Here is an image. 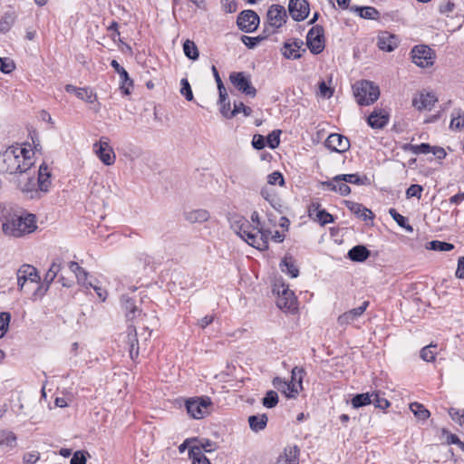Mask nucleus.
<instances>
[{
    "label": "nucleus",
    "mask_w": 464,
    "mask_h": 464,
    "mask_svg": "<svg viewBox=\"0 0 464 464\" xmlns=\"http://www.w3.org/2000/svg\"><path fill=\"white\" fill-rule=\"evenodd\" d=\"M31 149L10 146L0 152V172L19 175L30 171L34 164Z\"/></svg>",
    "instance_id": "1"
},
{
    "label": "nucleus",
    "mask_w": 464,
    "mask_h": 464,
    "mask_svg": "<svg viewBox=\"0 0 464 464\" xmlns=\"http://www.w3.org/2000/svg\"><path fill=\"white\" fill-rule=\"evenodd\" d=\"M122 306L126 313V317L128 321H135L137 319L136 324L129 325L128 330V344H129V353L130 356L132 360L139 355V342L137 339V327H141L142 330L146 333L145 340L150 336V332H149V327L144 324L145 318L147 315L142 314L140 309L135 305L133 300H131L127 295H122L121 298Z\"/></svg>",
    "instance_id": "2"
},
{
    "label": "nucleus",
    "mask_w": 464,
    "mask_h": 464,
    "mask_svg": "<svg viewBox=\"0 0 464 464\" xmlns=\"http://www.w3.org/2000/svg\"><path fill=\"white\" fill-rule=\"evenodd\" d=\"M35 216L34 214L16 215L5 218L2 228L5 235L20 237L30 234L36 229Z\"/></svg>",
    "instance_id": "3"
},
{
    "label": "nucleus",
    "mask_w": 464,
    "mask_h": 464,
    "mask_svg": "<svg viewBox=\"0 0 464 464\" xmlns=\"http://www.w3.org/2000/svg\"><path fill=\"white\" fill-rule=\"evenodd\" d=\"M356 102L361 106H369L380 97V88L373 82L362 80L353 86Z\"/></svg>",
    "instance_id": "4"
},
{
    "label": "nucleus",
    "mask_w": 464,
    "mask_h": 464,
    "mask_svg": "<svg viewBox=\"0 0 464 464\" xmlns=\"http://www.w3.org/2000/svg\"><path fill=\"white\" fill-rule=\"evenodd\" d=\"M14 183L16 188L21 190V192L28 198H40L42 193L39 189L36 179L34 176L30 175L29 171H26L24 174H19Z\"/></svg>",
    "instance_id": "5"
},
{
    "label": "nucleus",
    "mask_w": 464,
    "mask_h": 464,
    "mask_svg": "<svg viewBox=\"0 0 464 464\" xmlns=\"http://www.w3.org/2000/svg\"><path fill=\"white\" fill-rule=\"evenodd\" d=\"M273 291L277 294L276 305L278 308L285 311L296 309V298L294 292L287 285L284 284L278 286L276 285Z\"/></svg>",
    "instance_id": "6"
},
{
    "label": "nucleus",
    "mask_w": 464,
    "mask_h": 464,
    "mask_svg": "<svg viewBox=\"0 0 464 464\" xmlns=\"http://www.w3.org/2000/svg\"><path fill=\"white\" fill-rule=\"evenodd\" d=\"M93 151L99 160L106 166L114 164L116 155L113 149L109 144L107 137H101V139L93 144Z\"/></svg>",
    "instance_id": "7"
},
{
    "label": "nucleus",
    "mask_w": 464,
    "mask_h": 464,
    "mask_svg": "<svg viewBox=\"0 0 464 464\" xmlns=\"http://www.w3.org/2000/svg\"><path fill=\"white\" fill-rule=\"evenodd\" d=\"M229 81L234 87L242 93L255 97L256 89L253 86L250 77L244 72H233L229 75Z\"/></svg>",
    "instance_id": "8"
},
{
    "label": "nucleus",
    "mask_w": 464,
    "mask_h": 464,
    "mask_svg": "<svg viewBox=\"0 0 464 464\" xmlns=\"http://www.w3.org/2000/svg\"><path fill=\"white\" fill-rule=\"evenodd\" d=\"M306 44L314 54L321 53L324 49V28L321 25L313 26L307 33Z\"/></svg>",
    "instance_id": "9"
},
{
    "label": "nucleus",
    "mask_w": 464,
    "mask_h": 464,
    "mask_svg": "<svg viewBox=\"0 0 464 464\" xmlns=\"http://www.w3.org/2000/svg\"><path fill=\"white\" fill-rule=\"evenodd\" d=\"M435 54L427 45H417L411 50V60L419 67L427 68L434 63Z\"/></svg>",
    "instance_id": "10"
},
{
    "label": "nucleus",
    "mask_w": 464,
    "mask_h": 464,
    "mask_svg": "<svg viewBox=\"0 0 464 464\" xmlns=\"http://www.w3.org/2000/svg\"><path fill=\"white\" fill-rule=\"evenodd\" d=\"M237 24L241 31L252 33L259 24V16L253 10L242 11L237 16Z\"/></svg>",
    "instance_id": "11"
},
{
    "label": "nucleus",
    "mask_w": 464,
    "mask_h": 464,
    "mask_svg": "<svg viewBox=\"0 0 464 464\" xmlns=\"http://www.w3.org/2000/svg\"><path fill=\"white\" fill-rule=\"evenodd\" d=\"M210 404L209 398L189 399L186 401V409L192 418L201 419L207 413L208 407Z\"/></svg>",
    "instance_id": "12"
},
{
    "label": "nucleus",
    "mask_w": 464,
    "mask_h": 464,
    "mask_svg": "<svg viewBox=\"0 0 464 464\" xmlns=\"http://www.w3.org/2000/svg\"><path fill=\"white\" fill-rule=\"evenodd\" d=\"M303 44L304 43L300 39L288 40L284 43L281 53L285 59H299L306 52V49L302 48Z\"/></svg>",
    "instance_id": "13"
},
{
    "label": "nucleus",
    "mask_w": 464,
    "mask_h": 464,
    "mask_svg": "<svg viewBox=\"0 0 464 464\" xmlns=\"http://www.w3.org/2000/svg\"><path fill=\"white\" fill-rule=\"evenodd\" d=\"M27 281L38 283L40 276L34 266L24 264L17 271V284L20 289L24 287Z\"/></svg>",
    "instance_id": "14"
},
{
    "label": "nucleus",
    "mask_w": 464,
    "mask_h": 464,
    "mask_svg": "<svg viewBox=\"0 0 464 464\" xmlns=\"http://www.w3.org/2000/svg\"><path fill=\"white\" fill-rule=\"evenodd\" d=\"M286 17V11L282 5H273L267 11L268 24L274 28L281 27L285 23Z\"/></svg>",
    "instance_id": "15"
},
{
    "label": "nucleus",
    "mask_w": 464,
    "mask_h": 464,
    "mask_svg": "<svg viewBox=\"0 0 464 464\" xmlns=\"http://www.w3.org/2000/svg\"><path fill=\"white\" fill-rule=\"evenodd\" d=\"M288 11L295 21H303L307 17L310 9L306 0H290Z\"/></svg>",
    "instance_id": "16"
},
{
    "label": "nucleus",
    "mask_w": 464,
    "mask_h": 464,
    "mask_svg": "<svg viewBox=\"0 0 464 464\" xmlns=\"http://www.w3.org/2000/svg\"><path fill=\"white\" fill-rule=\"evenodd\" d=\"M325 146L333 151L343 153L349 150L350 141L342 134L332 133L326 139Z\"/></svg>",
    "instance_id": "17"
},
{
    "label": "nucleus",
    "mask_w": 464,
    "mask_h": 464,
    "mask_svg": "<svg viewBox=\"0 0 464 464\" xmlns=\"http://www.w3.org/2000/svg\"><path fill=\"white\" fill-rule=\"evenodd\" d=\"M438 99L432 92H421L412 99V106L418 111L431 110Z\"/></svg>",
    "instance_id": "18"
},
{
    "label": "nucleus",
    "mask_w": 464,
    "mask_h": 464,
    "mask_svg": "<svg viewBox=\"0 0 464 464\" xmlns=\"http://www.w3.org/2000/svg\"><path fill=\"white\" fill-rule=\"evenodd\" d=\"M321 186L328 189L339 193L341 196H347L351 193L350 187L343 180L340 175L334 176L330 180L322 181Z\"/></svg>",
    "instance_id": "19"
},
{
    "label": "nucleus",
    "mask_w": 464,
    "mask_h": 464,
    "mask_svg": "<svg viewBox=\"0 0 464 464\" xmlns=\"http://www.w3.org/2000/svg\"><path fill=\"white\" fill-rule=\"evenodd\" d=\"M399 44V39L395 34L389 32H381L378 35L377 45L378 47L385 52H392L397 48Z\"/></svg>",
    "instance_id": "20"
},
{
    "label": "nucleus",
    "mask_w": 464,
    "mask_h": 464,
    "mask_svg": "<svg viewBox=\"0 0 464 464\" xmlns=\"http://www.w3.org/2000/svg\"><path fill=\"white\" fill-rule=\"evenodd\" d=\"M111 67L115 70V72L119 74L121 79V90L123 94H130V87L133 85V81L130 78L128 72L120 65V63L116 60H112L111 62Z\"/></svg>",
    "instance_id": "21"
},
{
    "label": "nucleus",
    "mask_w": 464,
    "mask_h": 464,
    "mask_svg": "<svg viewBox=\"0 0 464 464\" xmlns=\"http://www.w3.org/2000/svg\"><path fill=\"white\" fill-rule=\"evenodd\" d=\"M369 305L368 301H364L359 307L349 310L348 312L341 314L337 321L340 325H347L360 317L367 309Z\"/></svg>",
    "instance_id": "22"
},
{
    "label": "nucleus",
    "mask_w": 464,
    "mask_h": 464,
    "mask_svg": "<svg viewBox=\"0 0 464 464\" xmlns=\"http://www.w3.org/2000/svg\"><path fill=\"white\" fill-rule=\"evenodd\" d=\"M344 205L353 214L364 221L373 218L372 212L360 203L345 200Z\"/></svg>",
    "instance_id": "23"
},
{
    "label": "nucleus",
    "mask_w": 464,
    "mask_h": 464,
    "mask_svg": "<svg viewBox=\"0 0 464 464\" xmlns=\"http://www.w3.org/2000/svg\"><path fill=\"white\" fill-rule=\"evenodd\" d=\"M389 121V115L383 111L374 110L367 118L368 124L372 129H382Z\"/></svg>",
    "instance_id": "24"
},
{
    "label": "nucleus",
    "mask_w": 464,
    "mask_h": 464,
    "mask_svg": "<svg viewBox=\"0 0 464 464\" xmlns=\"http://www.w3.org/2000/svg\"><path fill=\"white\" fill-rule=\"evenodd\" d=\"M35 179L41 193H45L49 190L51 185V173L44 163L39 167L38 177Z\"/></svg>",
    "instance_id": "25"
},
{
    "label": "nucleus",
    "mask_w": 464,
    "mask_h": 464,
    "mask_svg": "<svg viewBox=\"0 0 464 464\" xmlns=\"http://www.w3.org/2000/svg\"><path fill=\"white\" fill-rule=\"evenodd\" d=\"M371 253L367 249L366 246L362 245H358L353 247H352L347 254V256L349 259L354 262H363L365 261L369 256Z\"/></svg>",
    "instance_id": "26"
},
{
    "label": "nucleus",
    "mask_w": 464,
    "mask_h": 464,
    "mask_svg": "<svg viewBox=\"0 0 464 464\" xmlns=\"http://www.w3.org/2000/svg\"><path fill=\"white\" fill-rule=\"evenodd\" d=\"M280 268L283 273H286L291 277L295 278L299 275V269L295 266V259L292 256H285L280 263Z\"/></svg>",
    "instance_id": "27"
},
{
    "label": "nucleus",
    "mask_w": 464,
    "mask_h": 464,
    "mask_svg": "<svg viewBox=\"0 0 464 464\" xmlns=\"http://www.w3.org/2000/svg\"><path fill=\"white\" fill-rule=\"evenodd\" d=\"M352 12L359 14L360 17L364 19L375 20L379 18V12L372 6H352L350 8Z\"/></svg>",
    "instance_id": "28"
},
{
    "label": "nucleus",
    "mask_w": 464,
    "mask_h": 464,
    "mask_svg": "<svg viewBox=\"0 0 464 464\" xmlns=\"http://www.w3.org/2000/svg\"><path fill=\"white\" fill-rule=\"evenodd\" d=\"M267 421L268 418L266 414L251 415L248 417L249 427L255 432L265 430L267 425Z\"/></svg>",
    "instance_id": "29"
},
{
    "label": "nucleus",
    "mask_w": 464,
    "mask_h": 464,
    "mask_svg": "<svg viewBox=\"0 0 464 464\" xmlns=\"http://www.w3.org/2000/svg\"><path fill=\"white\" fill-rule=\"evenodd\" d=\"M300 450L296 445L287 446L284 454L280 456V460L285 459V464H298Z\"/></svg>",
    "instance_id": "30"
},
{
    "label": "nucleus",
    "mask_w": 464,
    "mask_h": 464,
    "mask_svg": "<svg viewBox=\"0 0 464 464\" xmlns=\"http://www.w3.org/2000/svg\"><path fill=\"white\" fill-rule=\"evenodd\" d=\"M63 266V261L61 258H55L50 268L45 274V276L44 278V282L49 286V285L54 280V278L57 276L58 273L61 271Z\"/></svg>",
    "instance_id": "31"
},
{
    "label": "nucleus",
    "mask_w": 464,
    "mask_h": 464,
    "mask_svg": "<svg viewBox=\"0 0 464 464\" xmlns=\"http://www.w3.org/2000/svg\"><path fill=\"white\" fill-rule=\"evenodd\" d=\"M245 241L259 250H266L268 248V242L265 238H259L256 234L250 232L246 234Z\"/></svg>",
    "instance_id": "32"
},
{
    "label": "nucleus",
    "mask_w": 464,
    "mask_h": 464,
    "mask_svg": "<svg viewBox=\"0 0 464 464\" xmlns=\"http://www.w3.org/2000/svg\"><path fill=\"white\" fill-rule=\"evenodd\" d=\"M372 401V392L359 393L353 396L351 400L353 408L358 409L371 404Z\"/></svg>",
    "instance_id": "33"
},
{
    "label": "nucleus",
    "mask_w": 464,
    "mask_h": 464,
    "mask_svg": "<svg viewBox=\"0 0 464 464\" xmlns=\"http://www.w3.org/2000/svg\"><path fill=\"white\" fill-rule=\"evenodd\" d=\"M464 127V111L456 108L451 112L450 129L461 130Z\"/></svg>",
    "instance_id": "34"
},
{
    "label": "nucleus",
    "mask_w": 464,
    "mask_h": 464,
    "mask_svg": "<svg viewBox=\"0 0 464 464\" xmlns=\"http://www.w3.org/2000/svg\"><path fill=\"white\" fill-rule=\"evenodd\" d=\"M209 218L208 211L196 209L186 213V219L191 223L205 222Z\"/></svg>",
    "instance_id": "35"
},
{
    "label": "nucleus",
    "mask_w": 464,
    "mask_h": 464,
    "mask_svg": "<svg viewBox=\"0 0 464 464\" xmlns=\"http://www.w3.org/2000/svg\"><path fill=\"white\" fill-rule=\"evenodd\" d=\"M188 456L193 464H211L208 459L200 451V447H191L188 450Z\"/></svg>",
    "instance_id": "36"
},
{
    "label": "nucleus",
    "mask_w": 464,
    "mask_h": 464,
    "mask_svg": "<svg viewBox=\"0 0 464 464\" xmlns=\"http://www.w3.org/2000/svg\"><path fill=\"white\" fill-rule=\"evenodd\" d=\"M16 445V436L10 430H0V446L14 448Z\"/></svg>",
    "instance_id": "37"
},
{
    "label": "nucleus",
    "mask_w": 464,
    "mask_h": 464,
    "mask_svg": "<svg viewBox=\"0 0 464 464\" xmlns=\"http://www.w3.org/2000/svg\"><path fill=\"white\" fill-rule=\"evenodd\" d=\"M389 214L393 218V220L400 226L401 227L404 228L408 232H412L413 227L407 223V218L397 212L394 208L389 209Z\"/></svg>",
    "instance_id": "38"
},
{
    "label": "nucleus",
    "mask_w": 464,
    "mask_h": 464,
    "mask_svg": "<svg viewBox=\"0 0 464 464\" xmlns=\"http://www.w3.org/2000/svg\"><path fill=\"white\" fill-rule=\"evenodd\" d=\"M183 51L185 55L193 61L197 60L199 56L197 45L193 41L186 40L183 44Z\"/></svg>",
    "instance_id": "39"
},
{
    "label": "nucleus",
    "mask_w": 464,
    "mask_h": 464,
    "mask_svg": "<svg viewBox=\"0 0 464 464\" xmlns=\"http://www.w3.org/2000/svg\"><path fill=\"white\" fill-rule=\"evenodd\" d=\"M410 409L413 414L421 420H427L430 415V411L419 402H411L410 404Z\"/></svg>",
    "instance_id": "40"
},
{
    "label": "nucleus",
    "mask_w": 464,
    "mask_h": 464,
    "mask_svg": "<svg viewBox=\"0 0 464 464\" xmlns=\"http://www.w3.org/2000/svg\"><path fill=\"white\" fill-rule=\"evenodd\" d=\"M212 72H213V75H214V78L216 80V82H217V86H218V94L220 96V100L221 102H225L227 98H228V95H227V90L224 86V83L219 76V73L216 68V66H212Z\"/></svg>",
    "instance_id": "41"
},
{
    "label": "nucleus",
    "mask_w": 464,
    "mask_h": 464,
    "mask_svg": "<svg viewBox=\"0 0 464 464\" xmlns=\"http://www.w3.org/2000/svg\"><path fill=\"white\" fill-rule=\"evenodd\" d=\"M343 180L346 182V184H355V185H364L368 180L366 176L361 177L357 173L354 174H340Z\"/></svg>",
    "instance_id": "42"
},
{
    "label": "nucleus",
    "mask_w": 464,
    "mask_h": 464,
    "mask_svg": "<svg viewBox=\"0 0 464 464\" xmlns=\"http://www.w3.org/2000/svg\"><path fill=\"white\" fill-rule=\"evenodd\" d=\"M263 405L267 409L276 407L278 403V395L275 391L266 392L265 397L262 400Z\"/></svg>",
    "instance_id": "43"
},
{
    "label": "nucleus",
    "mask_w": 464,
    "mask_h": 464,
    "mask_svg": "<svg viewBox=\"0 0 464 464\" xmlns=\"http://www.w3.org/2000/svg\"><path fill=\"white\" fill-rule=\"evenodd\" d=\"M304 373V368L298 366L294 367L291 371V380L289 382H295L297 387L303 389L302 383Z\"/></svg>",
    "instance_id": "44"
},
{
    "label": "nucleus",
    "mask_w": 464,
    "mask_h": 464,
    "mask_svg": "<svg viewBox=\"0 0 464 464\" xmlns=\"http://www.w3.org/2000/svg\"><path fill=\"white\" fill-rule=\"evenodd\" d=\"M266 38V35L260 34L256 37L242 35L241 41L242 43L249 49L255 48L256 45H258L262 41H264Z\"/></svg>",
    "instance_id": "45"
},
{
    "label": "nucleus",
    "mask_w": 464,
    "mask_h": 464,
    "mask_svg": "<svg viewBox=\"0 0 464 464\" xmlns=\"http://www.w3.org/2000/svg\"><path fill=\"white\" fill-rule=\"evenodd\" d=\"M14 22V15L6 13L0 19V34H5L10 30Z\"/></svg>",
    "instance_id": "46"
},
{
    "label": "nucleus",
    "mask_w": 464,
    "mask_h": 464,
    "mask_svg": "<svg viewBox=\"0 0 464 464\" xmlns=\"http://www.w3.org/2000/svg\"><path fill=\"white\" fill-rule=\"evenodd\" d=\"M11 314L7 312L0 313V338H2L9 329Z\"/></svg>",
    "instance_id": "47"
},
{
    "label": "nucleus",
    "mask_w": 464,
    "mask_h": 464,
    "mask_svg": "<svg viewBox=\"0 0 464 464\" xmlns=\"http://www.w3.org/2000/svg\"><path fill=\"white\" fill-rule=\"evenodd\" d=\"M408 147H409V150L413 154H416V155L428 154V153H430V151L432 150V146H430L429 143H420L418 145L409 144Z\"/></svg>",
    "instance_id": "48"
},
{
    "label": "nucleus",
    "mask_w": 464,
    "mask_h": 464,
    "mask_svg": "<svg viewBox=\"0 0 464 464\" xmlns=\"http://www.w3.org/2000/svg\"><path fill=\"white\" fill-rule=\"evenodd\" d=\"M430 249L435 250V251H451L454 249V245L448 243V242H442L439 240H433L430 242Z\"/></svg>",
    "instance_id": "49"
},
{
    "label": "nucleus",
    "mask_w": 464,
    "mask_h": 464,
    "mask_svg": "<svg viewBox=\"0 0 464 464\" xmlns=\"http://www.w3.org/2000/svg\"><path fill=\"white\" fill-rule=\"evenodd\" d=\"M76 97L80 100L86 101L89 103H92L96 95L88 88H80L79 91H77Z\"/></svg>",
    "instance_id": "50"
},
{
    "label": "nucleus",
    "mask_w": 464,
    "mask_h": 464,
    "mask_svg": "<svg viewBox=\"0 0 464 464\" xmlns=\"http://www.w3.org/2000/svg\"><path fill=\"white\" fill-rule=\"evenodd\" d=\"M435 348H436V346L431 345V344L427 345L424 348H422L420 351V358L423 361L428 362H433L436 357V353L433 350Z\"/></svg>",
    "instance_id": "51"
},
{
    "label": "nucleus",
    "mask_w": 464,
    "mask_h": 464,
    "mask_svg": "<svg viewBox=\"0 0 464 464\" xmlns=\"http://www.w3.org/2000/svg\"><path fill=\"white\" fill-rule=\"evenodd\" d=\"M242 112L246 117H248L252 113V109L248 106H246L243 102H234V108L232 110L233 118L237 116L238 113Z\"/></svg>",
    "instance_id": "52"
},
{
    "label": "nucleus",
    "mask_w": 464,
    "mask_h": 464,
    "mask_svg": "<svg viewBox=\"0 0 464 464\" xmlns=\"http://www.w3.org/2000/svg\"><path fill=\"white\" fill-rule=\"evenodd\" d=\"M180 85L181 94L186 98L187 101H192L194 99V96L188 81L186 78L181 79Z\"/></svg>",
    "instance_id": "53"
},
{
    "label": "nucleus",
    "mask_w": 464,
    "mask_h": 464,
    "mask_svg": "<svg viewBox=\"0 0 464 464\" xmlns=\"http://www.w3.org/2000/svg\"><path fill=\"white\" fill-rule=\"evenodd\" d=\"M281 130H276L269 133L266 137V142L269 148L276 149L280 143Z\"/></svg>",
    "instance_id": "54"
},
{
    "label": "nucleus",
    "mask_w": 464,
    "mask_h": 464,
    "mask_svg": "<svg viewBox=\"0 0 464 464\" xmlns=\"http://www.w3.org/2000/svg\"><path fill=\"white\" fill-rule=\"evenodd\" d=\"M249 227L248 221L241 216L234 217V219L231 222V227L237 233L238 231H242V227Z\"/></svg>",
    "instance_id": "55"
},
{
    "label": "nucleus",
    "mask_w": 464,
    "mask_h": 464,
    "mask_svg": "<svg viewBox=\"0 0 464 464\" xmlns=\"http://www.w3.org/2000/svg\"><path fill=\"white\" fill-rule=\"evenodd\" d=\"M422 191H423L422 186L418 185V184L411 185L406 189V192H405L406 198H417L418 199H420L421 198Z\"/></svg>",
    "instance_id": "56"
},
{
    "label": "nucleus",
    "mask_w": 464,
    "mask_h": 464,
    "mask_svg": "<svg viewBox=\"0 0 464 464\" xmlns=\"http://www.w3.org/2000/svg\"><path fill=\"white\" fill-rule=\"evenodd\" d=\"M317 221L324 226L326 224H330L334 222V218L331 214H329L325 209L318 210L315 214Z\"/></svg>",
    "instance_id": "57"
},
{
    "label": "nucleus",
    "mask_w": 464,
    "mask_h": 464,
    "mask_svg": "<svg viewBox=\"0 0 464 464\" xmlns=\"http://www.w3.org/2000/svg\"><path fill=\"white\" fill-rule=\"evenodd\" d=\"M376 408L384 410L390 406V402L385 398L380 396L379 392H372V401Z\"/></svg>",
    "instance_id": "58"
},
{
    "label": "nucleus",
    "mask_w": 464,
    "mask_h": 464,
    "mask_svg": "<svg viewBox=\"0 0 464 464\" xmlns=\"http://www.w3.org/2000/svg\"><path fill=\"white\" fill-rule=\"evenodd\" d=\"M267 183L270 185L279 184L282 187L285 185V179L281 172L274 171L267 176Z\"/></svg>",
    "instance_id": "59"
},
{
    "label": "nucleus",
    "mask_w": 464,
    "mask_h": 464,
    "mask_svg": "<svg viewBox=\"0 0 464 464\" xmlns=\"http://www.w3.org/2000/svg\"><path fill=\"white\" fill-rule=\"evenodd\" d=\"M88 455L87 452L82 450H77L73 453L70 464H86Z\"/></svg>",
    "instance_id": "60"
},
{
    "label": "nucleus",
    "mask_w": 464,
    "mask_h": 464,
    "mask_svg": "<svg viewBox=\"0 0 464 464\" xmlns=\"http://www.w3.org/2000/svg\"><path fill=\"white\" fill-rule=\"evenodd\" d=\"M302 389H300L299 387H297V385L293 382H287V386L285 388V395L287 397V398H295L298 394H299V392L301 391Z\"/></svg>",
    "instance_id": "61"
},
{
    "label": "nucleus",
    "mask_w": 464,
    "mask_h": 464,
    "mask_svg": "<svg viewBox=\"0 0 464 464\" xmlns=\"http://www.w3.org/2000/svg\"><path fill=\"white\" fill-rule=\"evenodd\" d=\"M218 103L220 105V113L227 119H232V110L230 109V102L227 99L225 102H221L220 98L218 99Z\"/></svg>",
    "instance_id": "62"
},
{
    "label": "nucleus",
    "mask_w": 464,
    "mask_h": 464,
    "mask_svg": "<svg viewBox=\"0 0 464 464\" xmlns=\"http://www.w3.org/2000/svg\"><path fill=\"white\" fill-rule=\"evenodd\" d=\"M15 68L14 63L7 59L0 57V71L5 73H9Z\"/></svg>",
    "instance_id": "63"
},
{
    "label": "nucleus",
    "mask_w": 464,
    "mask_h": 464,
    "mask_svg": "<svg viewBox=\"0 0 464 464\" xmlns=\"http://www.w3.org/2000/svg\"><path fill=\"white\" fill-rule=\"evenodd\" d=\"M449 414L454 421L459 422L460 425L464 424V411H460V410H458L455 408H450L449 410Z\"/></svg>",
    "instance_id": "64"
}]
</instances>
